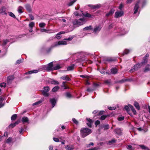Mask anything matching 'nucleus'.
I'll return each instance as SVG.
<instances>
[{
    "mask_svg": "<svg viewBox=\"0 0 150 150\" xmlns=\"http://www.w3.org/2000/svg\"><path fill=\"white\" fill-rule=\"evenodd\" d=\"M6 83L4 82L1 83L0 84V86L1 87H5L6 86Z\"/></svg>",
    "mask_w": 150,
    "mask_h": 150,
    "instance_id": "ea45409f",
    "label": "nucleus"
},
{
    "mask_svg": "<svg viewBox=\"0 0 150 150\" xmlns=\"http://www.w3.org/2000/svg\"><path fill=\"white\" fill-rule=\"evenodd\" d=\"M60 34H59V33H58L56 35V36L55 37L57 38V39H59L61 38V36L60 35Z\"/></svg>",
    "mask_w": 150,
    "mask_h": 150,
    "instance_id": "13d9d810",
    "label": "nucleus"
},
{
    "mask_svg": "<svg viewBox=\"0 0 150 150\" xmlns=\"http://www.w3.org/2000/svg\"><path fill=\"white\" fill-rule=\"evenodd\" d=\"M74 15L76 16H80L81 14H80L77 12H75L74 13Z\"/></svg>",
    "mask_w": 150,
    "mask_h": 150,
    "instance_id": "e2e57ef3",
    "label": "nucleus"
},
{
    "mask_svg": "<svg viewBox=\"0 0 150 150\" xmlns=\"http://www.w3.org/2000/svg\"><path fill=\"white\" fill-rule=\"evenodd\" d=\"M53 63L52 62L49 63L46 67L48 71L53 70Z\"/></svg>",
    "mask_w": 150,
    "mask_h": 150,
    "instance_id": "9d476101",
    "label": "nucleus"
},
{
    "mask_svg": "<svg viewBox=\"0 0 150 150\" xmlns=\"http://www.w3.org/2000/svg\"><path fill=\"white\" fill-rule=\"evenodd\" d=\"M72 38H73L72 37L69 38H68L65 39L64 40H69V41H70L72 39Z\"/></svg>",
    "mask_w": 150,
    "mask_h": 150,
    "instance_id": "69168bd1",
    "label": "nucleus"
},
{
    "mask_svg": "<svg viewBox=\"0 0 150 150\" xmlns=\"http://www.w3.org/2000/svg\"><path fill=\"white\" fill-rule=\"evenodd\" d=\"M137 129L139 131H142L144 132H147L148 130L147 128L146 127L138 128Z\"/></svg>",
    "mask_w": 150,
    "mask_h": 150,
    "instance_id": "f8f14e48",
    "label": "nucleus"
},
{
    "mask_svg": "<svg viewBox=\"0 0 150 150\" xmlns=\"http://www.w3.org/2000/svg\"><path fill=\"white\" fill-rule=\"evenodd\" d=\"M72 120L75 124H77L78 123V121L74 118H72Z\"/></svg>",
    "mask_w": 150,
    "mask_h": 150,
    "instance_id": "6e6d98bb",
    "label": "nucleus"
},
{
    "mask_svg": "<svg viewBox=\"0 0 150 150\" xmlns=\"http://www.w3.org/2000/svg\"><path fill=\"white\" fill-rule=\"evenodd\" d=\"M106 117L107 116L106 115H102L100 117V119L102 120H104L105 119Z\"/></svg>",
    "mask_w": 150,
    "mask_h": 150,
    "instance_id": "49530a36",
    "label": "nucleus"
},
{
    "mask_svg": "<svg viewBox=\"0 0 150 150\" xmlns=\"http://www.w3.org/2000/svg\"><path fill=\"white\" fill-rule=\"evenodd\" d=\"M8 13H9V15L13 17V18H15V15H14V14L13 13H12V12H8Z\"/></svg>",
    "mask_w": 150,
    "mask_h": 150,
    "instance_id": "79ce46f5",
    "label": "nucleus"
},
{
    "mask_svg": "<svg viewBox=\"0 0 150 150\" xmlns=\"http://www.w3.org/2000/svg\"><path fill=\"white\" fill-rule=\"evenodd\" d=\"M22 122H27L29 123V120L28 118L26 117H22L21 120Z\"/></svg>",
    "mask_w": 150,
    "mask_h": 150,
    "instance_id": "dca6fc26",
    "label": "nucleus"
},
{
    "mask_svg": "<svg viewBox=\"0 0 150 150\" xmlns=\"http://www.w3.org/2000/svg\"><path fill=\"white\" fill-rule=\"evenodd\" d=\"M12 140V139L11 137L8 138L6 141V143H10Z\"/></svg>",
    "mask_w": 150,
    "mask_h": 150,
    "instance_id": "72a5a7b5",
    "label": "nucleus"
},
{
    "mask_svg": "<svg viewBox=\"0 0 150 150\" xmlns=\"http://www.w3.org/2000/svg\"><path fill=\"white\" fill-rule=\"evenodd\" d=\"M16 125V123H14L13 124H10V127H15Z\"/></svg>",
    "mask_w": 150,
    "mask_h": 150,
    "instance_id": "0e129e2a",
    "label": "nucleus"
},
{
    "mask_svg": "<svg viewBox=\"0 0 150 150\" xmlns=\"http://www.w3.org/2000/svg\"><path fill=\"white\" fill-rule=\"evenodd\" d=\"M143 64V62L139 63L135 65L133 69H131L130 70V72H133L134 71L137 70L139 68H140Z\"/></svg>",
    "mask_w": 150,
    "mask_h": 150,
    "instance_id": "423d86ee",
    "label": "nucleus"
},
{
    "mask_svg": "<svg viewBox=\"0 0 150 150\" xmlns=\"http://www.w3.org/2000/svg\"><path fill=\"white\" fill-rule=\"evenodd\" d=\"M74 67V65L73 64L72 65L67 68V70L68 71H71L73 69Z\"/></svg>",
    "mask_w": 150,
    "mask_h": 150,
    "instance_id": "c756f323",
    "label": "nucleus"
},
{
    "mask_svg": "<svg viewBox=\"0 0 150 150\" xmlns=\"http://www.w3.org/2000/svg\"><path fill=\"white\" fill-rule=\"evenodd\" d=\"M114 11L115 10L114 9H111L108 13L106 14V16H109L112 15V14L114 13Z\"/></svg>",
    "mask_w": 150,
    "mask_h": 150,
    "instance_id": "6ab92c4d",
    "label": "nucleus"
},
{
    "mask_svg": "<svg viewBox=\"0 0 150 150\" xmlns=\"http://www.w3.org/2000/svg\"><path fill=\"white\" fill-rule=\"evenodd\" d=\"M23 8L21 6H19L18 7V11L19 13H21L23 12V11H22L23 10Z\"/></svg>",
    "mask_w": 150,
    "mask_h": 150,
    "instance_id": "a878e982",
    "label": "nucleus"
},
{
    "mask_svg": "<svg viewBox=\"0 0 150 150\" xmlns=\"http://www.w3.org/2000/svg\"><path fill=\"white\" fill-rule=\"evenodd\" d=\"M129 108H129V106H126L125 107V110H126V111H127V112L129 114H130L129 113Z\"/></svg>",
    "mask_w": 150,
    "mask_h": 150,
    "instance_id": "4c0bfd02",
    "label": "nucleus"
},
{
    "mask_svg": "<svg viewBox=\"0 0 150 150\" xmlns=\"http://www.w3.org/2000/svg\"><path fill=\"white\" fill-rule=\"evenodd\" d=\"M133 0H127V1L126 3L127 4H129L132 2Z\"/></svg>",
    "mask_w": 150,
    "mask_h": 150,
    "instance_id": "338daca9",
    "label": "nucleus"
},
{
    "mask_svg": "<svg viewBox=\"0 0 150 150\" xmlns=\"http://www.w3.org/2000/svg\"><path fill=\"white\" fill-rule=\"evenodd\" d=\"M17 117V115L15 114L11 116V119L12 120H15L16 118Z\"/></svg>",
    "mask_w": 150,
    "mask_h": 150,
    "instance_id": "2f4dec72",
    "label": "nucleus"
},
{
    "mask_svg": "<svg viewBox=\"0 0 150 150\" xmlns=\"http://www.w3.org/2000/svg\"><path fill=\"white\" fill-rule=\"evenodd\" d=\"M41 102H42L41 101H39L38 102H36L33 103V105H38L39 104H40V103H41Z\"/></svg>",
    "mask_w": 150,
    "mask_h": 150,
    "instance_id": "09e8293b",
    "label": "nucleus"
},
{
    "mask_svg": "<svg viewBox=\"0 0 150 150\" xmlns=\"http://www.w3.org/2000/svg\"><path fill=\"white\" fill-rule=\"evenodd\" d=\"M60 68V66L59 64L57 65L55 67H53V70H57Z\"/></svg>",
    "mask_w": 150,
    "mask_h": 150,
    "instance_id": "f704fd0d",
    "label": "nucleus"
},
{
    "mask_svg": "<svg viewBox=\"0 0 150 150\" xmlns=\"http://www.w3.org/2000/svg\"><path fill=\"white\" fill-rule=\"evenodd\" d=\"M65 96L68 98H70L72 97L70 93L68 92H67L65 93Z\"/></svg>",
    "mask_w": 150,
    "mask_h": 150,
    "instance_id": "473e14b6",
    "label": "nucleus"
},
{
    "mask_svg": "<svg viewBox=\"0 0 150 150\" xmlns=\"http://www.w3.org/2000/svg\"><path fill=\"white\" fill-rule=\"evenodd\" d=\"M38 72V70H33L31 71H29L27 72L26 74H31L33 73H37Z\"/></svg>",
    "mask_w": 150,
    "mask_h": 150,
    "instance_id": "393cba45",
    "label": "nucleus"
},
{
    "mask_svg": "<svg viewBox=\"0 0 150 150\" xmlns=\"http://www.w3.org/2000/svg\"><path fill=\"white\" fill-rule=\"evenodd\" d=\"M137 146H139L143 150H147L148 149V148L146 146L143 145H137Z\"/></svg>",
    "mask_w": 150,
    "mask_h": 150,
    "instance_id": "b1692460",
    "label": "nucleus"
},
{
    "mask_svg": "<svg viewBox=\"0 0 150 150\" xmlns=\"http://www.w3.org/2000/svg\"><path fill=\"white\" fill-rule=\"evenodd\" d=\"M86 120H87L86 124L88 126L90 127H91L92 125L93 122V121L89 118H87Z\"/></svg>",
    "mask_w": 150,
    "mask_h": 150,
    "instance_id": "1a4fd4ad",
    "label": "nucleus"
},
{
    "mask_svg": "<svg viewBox=\"0 0 150 150\" xmlns=\"http://www.w3.org/2000/svg\"><path fill=\"white\" fill-rule=\"evenodd\" d=\"M76 0H73L71 1L68 4V5L69 6H71L76 1Z\"/></svg>",
    "mask_w": 150,
    "mask_h": 150,
    "instance_id": "e433bc0d",
    "label": "nucleus"
},
{
    "mask_svg": "<svg viewBox=\"0 0 150 150\" xmlns=\"http://www.w3.org/2000/svg\"><path fill=\"white\" fill-rule=\"evenodd\" d=\"M53 140L54 142H59V139L57 138L54 137Z\"/></svg>",
    "mask_w": 150,
    "mask_h": 150,
    "instance_id": "603ef678",
    "label": "nucleus"
},
{
    "mask_svg": "<svg viewBox=\"0 0 150 150\" xmlns=\"http://www.w3.org/2000/svg\"><path fill=\"white\" fill-rule=\"evenodd\" d=\"M124 119V117H121L118 118V120L119 121H121L123 120Z\"/></svg>",
    "mask_w": 150,
    "mask_h": 150,
    "instance_id": "5fc2aeb1",
    "label": "nucleus"
},
{
    "mask_svg": "<svg viewBox=\"0 0 150 150\" xmlns=\"http://www.w3.org/2000/svg\"><path fill=\"white\" fill-rule=\"evenodd\" d=\"M101 28V27L100 25L96 26H95L94 30V32L95 33L99 32Z\"/></svg>",
    "mask_w": 150,
    "mask_h": 150,
    "instance_id": "9b49d317",
    "label": "nucleus"
},
{
    "mask_svg": "<svg viewBox=\"0 0 150 150\" xmlns=\"http://www.w3.org/2000/svg\"><path fill=\"white\" fill-rule=\"evenodd\" d=\"M80 76L81 77L85 78L87 79L89 77L88 76H87L86 75H81Z\"/></svg>",
    "mask_w": 150,
    "mask_h": 150,
    "instance_id": "3c124183",
    "label": "nucleus"
},
{
    "mask_svg": "<svg viewBox=\"0 0 150 150\" xmlns=\"http://www.w3.org/2000/svg\"><path fill=\"white\" fill-rule=\"evenodd\" d=\"M50 90V88L48 86L44 87L43 90H42V94L45 96L47 97L49 96L48 92Z\"/></svg>",
    "mask_w": 150,
    "mask_h": 150,
    "instance_id": "20e7f679",
    "label": "nucleus"
},
{
    "mask_svg": "<svg viewBox=\"0 0 150 150\" xmlns=\"http://www.w3.org/2000/svg\"><path fill=\"white\" fill-rule=\"evenodd\" d=\"M129 107L131 109L132 112H133L134 114H136V112L134 108L131 105H129Z\"/></svg>",
    "mask_w": 150,
    "mask_h": 150,
    "instance_id": "bb28decb",
    "label": "nucleus"
},
{
    "mask_svg": "<svg viewBox=\"0 0 150 150\" xmlns=\"http://www.w3.org/2000/svg\"><path fill=\"white\" fill-rule=\"evenodd\" d=\"M91 29V26L90 25L89 26H87L84 28L83 29L85 30H89Z\"/></svg>",
    "mask_w": 150,
    "mask_h": 150,
    "instance_id": "a19ab883",
    "label": "nucleus"
},
{
    "mask_svg": "<svg viewBox=\"0 0 150 150\" xmlns=\"http://www.w3.org/2000/svg\"><path fill=\"white\" fill-rule=\"evenodd\" d=\"M8 42L9 41L7 39H6L3 41V44L4 45H6Z\"/></svg>",
    "mask_w": 150,
    "mask_h": 150,
    "instance_id": "8fccbe9b",
    "label": "nucleus"
},
{
    "mask_svg": "<svg viewBox=\"0 0 150 150\" xmlns=\"http://www.w3.org/2000/svg\"><path fill=\"white\" fill-rule=\"evenodd\" d=\"M30 18H31V20H34V18L33 16L32 15H30Z\"/></svg>",
    "mask_w": 150,
    "mask_h": 150,
    "instance_id": "774afa93",
    "label": "nucleus"
},
{
    "mask_svg": "<svg viewBox=\"0 0 150 150\" xmlns=\"http://www.w3.org/2000/svg\"><path fill=\"white\" fill-rule=\"evenodd\" d=\"M61 79L67 81H69L71 80V79L68 76H62Z\"/></svg>",
    "mask_w": 150,
    "mask_h": 150,
    "instance_id": "a211bd4d",
    "label": "nucleus"
},
{
    "mask_svg": "<svg viewBox=\"0 0 150 150\" xmlns=\"http://www.w3.org/2000/svg\"><path fill=\"white\" fill-rule=\"evenodd\" d=\"M81 135L83 138H84L88 136L92 132L91 129L87 128H82L80 130Z\"/></svg>",
    "mask_w": 150,
    "mask_h": 150,
    "instance_id": "f03ea898",
    "label": "nucleus"
},
{
    "mask_svg": "<svg viewBox=\"0 0 150 150\" xmlns=\"http://www.w3.org/2000/svg\"><path fill=\"white\" fill-rule=\"evenodd\" d=\"M74 146L72 145H67L65 147L66 150H72L74 149Z\"/></svg>",
    "mask_w": 150,
    "mask_h": 150,
    "instance_id": "ddd939ff",
    "label": "nucleus"
},
{
    "mask_svg": "<svg viewBox=\"0 0 150 150\" xmlns=\"http://www.w3.org/2000/svg\"><path fill=\"white\" fill-rule=\"evenodd\" d=\"M115 142V139H112L110 141L108 144L109 145L110 144H113Z\"/></svg>",
    "mask_w": 150,
    "mask_h": 150,
    "instance_id": "37998d69",
    "label": "nucleus"
},
{
    "mask_svg": "<svg viewBox=\"0 0 150 150\" xmlns=\"http://www.w3.org/2000/svg\"><path fill=\"white\" fill-rule=\"evenodd\" d=\"M127 148L128 149H130V150H132V149H134L133 148H132V146H131V145H128V146L127 147Z\"/></svg>",
    "mask_w": 150,
    "mask_h": 150,
    "instance_id": "4d7b16f0",
    "label": "nucleus"
},
{
    "mask_svg": "<svg viewBox=\"0 0 150 150\" xmlns=\"http://www.w3.org/2000/svg\"><path fill=\"white\" fill-rule=\"evenodd\" d=\"M108 109L110 110H114L116 109V107H108Z\"/></svg>",
    "mask_w": 150,
    "mask_h": 150,
    "instance_id": "c03bdc74",
    "label": "nucleus"
},
{
    "mask_svg": "<svg viewBox=\"0 0 150 150\" xmlns=\"http://www.w3.org/2000/svg\"><path fill=\"white\" fill-rule=\"evenodd\" d=\"M50 102L52 104V108H53L56 103L55 99L54 98L51 99H50Z\"/></svg>",
    "mask_w": 150,
    "mask_h": 150,
    "instance_id": "f3484780",
    "label": "nucleus"
},
{
    "mask_svg": "<svg viewBox=\"0 0 150 150\" xmlns=\"http://www.w3.org/2000/svg\"><path fill=\"white\" fill-rule=\"evenodd\" d=\"M103 127L104 128V130L108 129H109V125H104L103 126Z\"/></svg>",
    "mask_w": 150,
    "mask_h": 150,
    "instance_id": "a18cd8bd",
    "label": "nucleus"
},
{
    "mask_svg": "<svg viewBox=\"0 0 150 150\" xmlns=\"http://www.w3.org/2000/svg\"><path fill=\"white\" fill-rule=\"evenodd\" d=\"M134 105L137 109L139 110L140 109V107L138 103L136 102H135L134 104Z\"/></svg>",
    "mask_w": 150,
    "mask_h": 150,
    "instance_id": "cd10ccee",
    "label": "nucleus"
},
{
    "mask_svg": "<svg viewBox=\"0 0 150 150\" xmlns=\"http://www.w3.org/2000/svg\"><path fill=\"white\" fill-rule=\"evenodd\" d=\"M59 88V87L58 86H55L52 88V91L54 92H56L58 90Z\"/></svg>",
    "mask_w": 150,
    "mask_h": 150,
    "instance_id": "7c9ffc66",
    "label": "nucleus"
},
{
    "mask_svg": "<svg viewBox=\"0 0 150 150\" xmlns=\"http://www.w3.org/2000/svg\"><path fill=\"white\" fill-rule=\"evenodd\" d=\"M129 50L126 49L124 50L123 54L124 55V54H127L129 53Z\"/></svg>",
    "mask_w": 150,
    "mask_h": 150,
    "instance_id": "de8ad7c7",
    "label": "nucleus"
},
{
    "mask_svg": "<svg viewBox=\"0 0 150 150\" xmlns=\"http://www.w3.org/2000/svg\"><path fill=\"white\" fill-rule=\"evenodd\" d=\"M14 79V76L13 75H11L7 77V83L8 84H9L11 83L12 81Z\"/></svg>",
    "mask_w": 150,
    "mask_h": 150,
    "instance_id": "6e6552de",
    "label": "nucleus"
},
{
    "mask_svg": "<svg viewBox=\"0 0 150 150\" xmlns=\"http://www.w3.org/2000/svg\"><path fill=\"white\" fill-rule=\"evenodd\" d=\"M67 44V42L65 40L59 41L58 42H56L54 43V44L52 45L51 47H54L61 45H65Z\"/></svg>",
    "mask_w": 150,
    "mask_h": 150,
    "instance_id": "7ed1b4c3",
    "label": "nucleus"
},
{
    "mask_svg": "<svg viewBox=\"0 0 150 150\" xmlns=\"http://www.w3.org/2000/svg\"><path fill=\"white\" fill-rule=\"evenodd\" d=\"M46 25V24L44 23H40L39 24V26L40 27H44Z\"/></svg>",
    "mask_w": 150,
    "mask_h": 150,
    "instance_id": "58836bf2",
    "label": "nucleus"
},
{
    "mask_svg": "<svg viewBox=\"0 0 150 150\" xmlns=\"http://www.w3.org/2000/svg\"><path fill=\"white\" fill-rule=\"evenodd\" d=\"M150 71V65H147L145 67L144 69V72H147Z\"/></svg>",
    "mask_w": 150,
    "mask_h": 150,
    "instance_id": "412c9836",
    "label": "nucleus"
},
{
    "mask_svg": "<svg viewBox=\"0 0 150 150\" xmlns=\"http://www.w3.org/2000/svg\"><path fill=\"white\" fill-rule=\"evenodd\" d=\"M50 83L54 85H58L59 84V82L57 81L54 80L53 79H52L50 81Z\"/></svg>",
    "mask_w": 150,
    "mask_h": 150,
    "instance_id": "4be33fe9",
    "label": "nucleus"
},
{
    "mask_svg": "<svg viewBox=\"0 0 150 150\" xmlns=\"http://www.w3.org/2000/svg\"><path fill=\"white\" fill-rule=\"evenodd\" d=\"M128 32V30H125V29L123 28H121L120 32L121 35H124Z\"/></svg>",
    "mask_w": 150,
    "mask_h": 150,
    "instance_id": "2eb2a0df",
    "label": "nucleus"
},
{
    "mask_svg": "<svg viewBox=\"0 0 150 150\" xmlns=\"http://www.w3.org/2000/svg\"><path fill=\"white\" fill-rule=\"evenodd\" d=\"M123 5L122 4H120V5L119 6V8L121 11H122L121 10L122 9V8H123Z\"/></svg>",
    "mask_w": 150,
    "mask_h": 150,
    "instance_id": "bf43d9fd",
    "label": "nucleus"
},
{
    "mask_svg": "<svg viewBox=\"0 0 150 150\" xmlns=\"http://www.w3.org/2000/svg\"><path fill=\"white\" fill-rule=\"evenodd\" d=\"M89 7H90L91 8L94 9L96 8H98L100 7V4H96L94 5H88Z\"/></svg>",
    "mask_w": 150,
    "mask_h": 150,
    "instance_id": "aec40b11",
    "label": "nucleus"
},
{
    "mask_svg": "<svg viewBox=\"0 0 150 150\" xmlns=\"http://www.w3.org/2000/svg\"><path fill=\"white\" fill-rule=\"evenodd\" d=\"M35 25V23L33 22H30L29 24V26L30 28H33Z\"/></svg>",
    "mask_w": 150,
    "mask_h": 150,
    "instance_id": "c9c22d12",
    "label": "nucleus"
},
{
    "mask_svg": "<svg viewBox=\"0 0 150 150\" xmlns=\"http://www.w3.org/2000/svg\"><path fill=\"white\" fill-rule=\"evenodd\" d=\"M124 14V12L122 11H117L115 14V17L118 18L123 16Z\"/></svg>",
    "mask_w": 150,
    "mask_h": 150,
    "instance_id": "39448f33",
    "label": "nucleus"
},
{
    "mask_svg": "<svg viewBox=\"0 0 150 150\" xmlns=\"http://www.w3.org/2000/svg\"><path fill=\"white\" fill-rule=\"evenodd\" d=\"M121 129H117L114 130V132L118 134H121Z\"/></svg>",
    "mask_w": 150,
    "mask_h": 150,
    "instance_id": "c85d7f7f",
    "label": "nucleus"
},
{
    "mask_svg": "<svg viewBox=\"0 0 150 150\" xmlns=\"http://www.w3.org/2000/svg\"><path fill=\"white\" fill-rule=\"evenodd\" d=\"M81 16L82 17L80 18L79 19H76L73 22L74 25L76 26H79L84 24L86 21V20L85 17H90L91 15L87 13L85 14L82 13Z\"/></svg>",
    "mask_w": 150,
    "mask_h": 150,
    "instance_id": "f257e3e1",
    "label": "nucleus"
},
{
    "mask_svg": "<svg viewBox=\"0 0 150 150\" xmlns=\"http://www.w3.org/2000/svg\"><path fill=\"white\" fill-rule=\"evenodd\" d=\"M140 1L138 0L135 4L134 8V13L136 14L137 13L139 8V4L140 3Z\"/></svg>",
    "mask_w": 150,
    "mask_h": 150,
    "instance_id": "0eeeda50",
    "label": "nucleus"
},
{
    "mask_svg": "<svg viewBox=\"0 0 150 150\" xmlns=\"http://www.w3.org/2000/svg\"><path fill=\"white\" fill-rule=\"evenodd\" d=\"M111 71L112 74H115L117 73V69L115 68H113L111 69Z\"/></svg>",
    "mask_w": 150,
    "mask_h": 150,
    "instance_id": "5701e85b",
    "label": "nucleus"
},
{
    "mask_svg": "<svg viewBox=\"0 0 150 150\" xmlns=\"http://www.w3.org/2000/svg\"><path fill=\"white\" fill-rule=\"evenodd\" d=\"M22 62V61L21 60V59H19L18 60H17L16 62V64H18L21 63Z\"/></svg>",
    "mask_w": 150,
    "mask_h": 150,
    "instance_id": "864d4df0",
    "label": "nucleus"
},
{
    "mask_svg": "<svg viewBox=\"0 0 150 150\" xmlns=\"http://www.w3.org/2000/svg\"><path fill=\"white\" fill-rule=\"evenodd\" d=\"M45 32L47 33H53V32L52 31V30H46Z\"/></svg>",
    "mask_w": 150,
    "mask_h": 150,
    "instance_id": "052dcab7",
    "label": "nucleus"
},
{
    "mask_svg": "<svg viewBox=\"0 0 150 150\" xmlns=\"http://www.w3.org/2000/svg\"><path fill=\"white\" fill-rule=\"evenodd\" d=\"M6 8L4 7H2L0 9V13L6 14Z\"/></svg>",
    "mask_w": 150,
    "mask_h": 150,
    "instance_id": "4468645a",
    "label": "nucleus"
},
{
    "mask_svg": "<svg viewBox=\"0 0 150 150\" xmlns=\"http://www.w3.org/2000/svg\"><path fill=\"white\" fill-rule=\"evenodd\" d=\"M100 122L98 120H97L95 122V125L96 126H97L100 123Z\"/></svg>",
    "mask_w": 150,
    "mask_h": 150,
    "instance_id": "680f3d73",
    "label": "nucleus"
}]
</instances>
